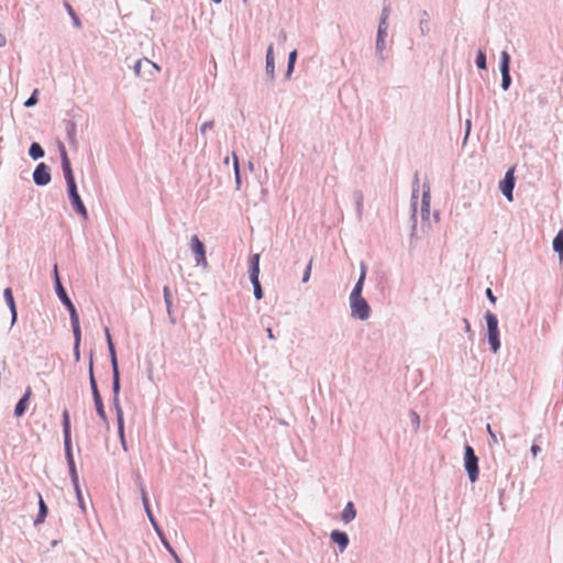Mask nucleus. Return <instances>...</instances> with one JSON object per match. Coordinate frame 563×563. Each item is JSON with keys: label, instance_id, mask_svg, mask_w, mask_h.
I'll return each mask as SVG.
<instances>
[{"label": "nucleus", "instance_id": "nucleus-1", "mask_svg": "<svg viewBox=\"0 0 563 563\" xmlns=\"http://www.w3.org/2000/svg\"><path fill=\"white\" fill-rule=\"evenodd\" d=\"M485 318H486L487 330H488V342L492 346V350L496 353L500 346L498 320H497V317L489 311L486 312Z\"/></svg>", "mask_w": 563, "mask_h": 563}, {"label": "nucleus", "instance_id": "nucleus-2", "mask_svg": "<svg viewBox=\"0 0 563 563\" xmlns=\"http://www.w3.org/2000/svg\"><path fill=\"white\" fill-rule=\"evenodd\" d=\"M89 382H90V387H91L92 397H93V401H95L97 413H98V416L103 421H106L107 420V416H106L104 407H103L102 399H101V396H100V393L98 390L97 383H96V379H95V376H93L92 358H90V364H89Z\"/></svg>", "mask_w": 563, "mask_h": 563}, {"label": "nucleus", "instance_id": "nucleus-3", "mask_svg": "<svg viewBox=\"0 0 563 563\" xmlns=\"http://www.w3.org/2000/svg\"><path fill=\"white\" fill-rule=\"evenodd\" d=\"M465 470L470 481L474 483L478 478V459L471 445L465 446Z\"/></svg>", "mask_w": 563, "mask_h": 563}, {"label": "nucleus", "instance_id": "nucleus-4", "mask_svg": "<svg viewBox=\"0 0 563 563\" xmlns=\"http://www.w3.org/2000/svg\"><path fill=\"white\" fill-rule=\"evenodd\" d=\"M260 275V254H254L251 258L250 278L254 287V296L256 299L263 298V290L258 280Z\"/></svg>", "mask_w": 563, "mask_h": 563}, {"label": "nucleus", "instance_id": "nucleus-5", "mask_svg": "<svg viewBox=\"0 0 563 563\" xmlns=\"http://www.w3.org/2000/svg\"><path fill=\"white\" fill-rule=\"evenodd\" d=\"M352 316L360 320H366L369 317V306L363 297H350Z\"/></svg>", "mask_w": 563, "mask_h": 563}, {"label": "nucleus", "instance_id": "nucleus-6", "mask_svg": "<svg viewBox=\"0 0 563 563\" xmlns=\"http://www.w3.org/2000/svg\"><path fill=\"white\" fill-rule=\"evenodd\" d=\"M67 187H68V195H69V199H70V203L73 206V208L84 218V219H87L88 218V213H87V210H86V207L85 205L82 203L81 201V198L77 191V186H76V183L73 181V183H67Z\"/></svg>", "mask_w": 563, "mask_h": 563}, {"label": "nucleus", "instance_id": "nucleus-7", "mask_svg": "<svg viewBox=\"0 0 563 563\" xmlns=\"http://www.w3.org/2000/svg\"><path fill=\"white\" fill-rule=\"evenodd\" d=\"M54 274H55L56 291H57L59 299L67 307L70 318L78 316L74 303L71 302V300L67 296L65 289L62 286V283L59 280L58 273H57V265L54 266Z\"/></svg>", "mask_w": 563, "mask_h": 563}, {"label": "nucleus", "instance_id": "nucleus-8", "mask_svg": "<svg viewBox=\"0 0 563 563\" xmlns=\"http://www.w3.org/2000/svg\"><path fill=\"white\" fill-rule=\"evenodd\" d=\"M190 245L192 253L196 255L197 264L206 268L208 266V261L203 243L198 239L197 235H192Z\"/></svg>", "mask_w": 563, "mask_h": 563}, {"label": "nucleus", "instance_id": "nucleus-9", "mask_svg": "<svg viewBox=\"0 0 563 563\" xmlns=\"http://www.w3.org/2000/svg\"><path fill=\"white\" fill-rule=\"evenodd\" d=\"M514 168H510L506 175L505 178L499 184V189L505 195V197L508 199V201H512V190L515 187V176H514Z\"/></svg>", "mask_w": 563, "mask_h": 563}, {"label": "nucleus", "instance_id": "nucleus-10", "mask_svg": "<svg viewBox=\"0 0 563 563\" xmlns=\"http://www.w3.org/2000/svg\"><path fill=\"white\" fill-rule=\"evenodd\" d=\"M33 179L38 186L47 185L51 180L49 168L44 163L38 164L33 173Z\"/></svg>", "mask_w": 563, "mask_h": 563}, {"label": "nucleus", "instance_id": "nucleus-11", "mask_svg": "<svg viewBox=\"0 0 563 563\" xmlns=\"http://www.w3.org/2000/svg\"><path fill=\"white\" fill-rule=\"evenodd\" d=\"M60 157H62V168H63V173H64L66 183L75 181L70 162H69V158H68V155H67V152H66L64 145L60 146Z\"/></svg>", "mask_w": 563, "mask_h": 563}, {"label": "nucleus", "instance_id": "nucleus-12", "mask_svg": "<svg viewBox=\"0 0 563 563\" xmlns=\"http://www.w3.org/2000/svg\"><path fill=\"white\" fill-rule=\"evenodd\" d=\"M3 297H4V300H5L7 305L10 308V311H11V324H14L16 322L18 312H16V306H15V301H14V298H13L12 289L11 288H5L3 290Z\"/></svg>", "mask_w": 563, "mask_h": 563}, {"label": "nucleus", "instance_id": "nucleus-13", "mask_svg": "<svg viewBox=\"0 0 563 563\" xmlns=\"http://www.w3.org/2000/svg\"><path fill=\"white\" fill-rule=\"evenodd\" d=\"M32 396V388L31 387H27L23 397L19 400V402L16 404L15 406V409H14V415L16 417H21L24 415L26 408H27V405H29V400Z\"/></svg>", "mask_w": 563, "mask_h": 563}, {"label": "nucleus", "instance_id": "nucleus-14", "mask_svg": "<svg viewBox=\"0 0 563 563\" xmlns=\"http://www.w3.org/2000/svg\"><path fill=\"white\" fill-rule=\"evenodd\" d=\"M331 540L339 544L340 547V551L343 552L347 544H349V538H347V534L345 532H342V531H339V530H334L331 532Z\"/></svg>", "mask_w": 563, "mask_h": 563}, {"label": "nucleus", "instance_id": "nucleus-15", "mask_svg": "<svg viewBox=\"0 0 563 563\" xmlns=\"http://www.w3.org/2000/svg\"><path fill=\"white\" fill-rule=\"evenodd\" d=\"M70 322H71V328H73V332H74V338H75V350H77L80 345V340H81V331H80V325H79V317L76 316V317H71L70 318Z\"/></svg>", "mask_w": 563, "mask_h": 563}, {"label": "nucleus", "instance_id": "nucleus-16", "mask_svg": "<svg viewBox=\"0 0 563 563\" xmlns=\"http://www.w3.org/2000/svg\"><path fill=\"white\" fill-rule=\"evenodd\" d=\"M47 506L46 504L44 503L43 498H42V495L38 494V514H37V517L34 521L35 525H40V523H43L46 516H47Z\"/></svg>", "mask_w": 563, "mask_h": 563}, {"label": "nucleus", "instance_id": "nucleus-17", "mask_svg": "<svg viewBox=\"0 0 563 563\" xmlns=\"http://www.w3.org/2000/svg\"><path fill=\"white\" fill-rule=\"evenodd\" d=\"M273 49H274L273 45L271 44L267 48V54H266V71L271 76V78L274 77V71H275Z\"/></svg>", "mask_w": 563, "mask_h": 563}, {"label": "nucleus", "instance_id": "nucleus-18", "mask_svg": "<svg viewBox=\"0 0 563 563\" xmlns=\"http://www.w3.org/2000/svg\"><path fill=\"white\" fill-rule=\"evenodd\" d=\"M355 516L356 511L354 505L353 503L349 501L342 511V520L347 523L352 521L355 518Z\"/></svg>", "mask_w": 563, "mask_h": 563}, {"label": "nucleus", "instance_id": "nucleus-19", "mask_svg": "<svg viewBox=\"0 0 563 563\" xmlns=\"http://www.w3.org/2000/svg\"><path fill=\"white\" fill-rule=\"evenodd\" d=\"M106 338H107V343H108V347H109V352H110V356H111V365H112V367H115V365H118L117 353H115L114 344L112 342V338L109 332V329H106Z\"/></svg>", "mask_w": 563, "mask_h": 563}, {"label": "nucleus", "instance_id": "nucleus-20", "mask_svg": "<svg viewBox=\"0 0 563 563\" xmlns=\"http://www.w3.org/2000/svg\"><path fill=\"white\" fill-rule=\"evenodd\" d=\"M553 250L559 254L560 261L563 260V230H561L553 240Z\"/></svg>", "mask_w": 563, "mask_h": 563}, {"label": "nucleus", "instance_id": "nucleus-21", "mask_svg": "<svg viewBox=\"0 0 563 563\" xmlns=\"http://www.w3.org/2000/svg\"><path fill=\"white\" fill-rule=\"evenodd\" d=\"M29 154L33 159H38L44 156V151L38 143H33L30 147Z\"/></svg>", "mask_w": 563, "mask_h": 563}, {"label": "nucleus", "instance_id": "nucleus-22", "mask_svg": "<svg viewBox=\"0 0 563 563\" xmlns=\"http://www.w3.org/2000/svg\"><path fill=\"white\" fill-rule=\"evenodd\" d=\"M63 429H64V435L68 438V432H70V420H69V413L65 409L63 412Z\"/></svg>", "mask_w": 563, "mask_h": 563}, {"label": "nucleus", "instance_id": "nucleus-23", "mask_svg": "<svg viewBox=\"0 0 563 563\" xmlns=\"http://www.w3.org/2000/svg\"><path fill=\"white\" fill-rule=\"evenodd\" d=\"M113 369V393L114 395H118L120 390V378H119V368L118 365L115 367H112Z\"/></svg>", "mask_w": 563, "mask_h": 563}, {"label": "nucleus", "instance_id": "nucleus-24", "mask_svg": "<svg viewBox=\"0 0 563 563\" xmlns=\"http://www.w3.org/2000/svg\"><path fill=\"white\" fill-rule=\"evenodd\" d=\"M65 7H66V9H67V11H68L69 15H70V16H71V19H73V22H74L75 26H76V27H80V26H81L80 20H79V18L76 15V13H75L74 9L71 8V5H70L69 3H66V4H65Z\"/></svg>", "mask_w": 563, "mask_h": 563}, {"label": "nucleus", "instance_id": "nucleus-25", "mask_svg": "<svg viewBox=\"0 0 563 563\" xmlns=\"http://www.w3.org/2000/svg\"><path fill=\"white\" fill-rule=\"evenodd\" d=\"M69 473H70V477H71V482H73L74 487H77L79 478H78V474H77V471H76L75 462L70 463Z\"/></svg>", "mask_w": 563, "mask_h": 563}, {"label": "nucleus", "instance_id": "nucleus-26", "mask_svg": "<svg viewBox=\"0 0 563 563\" xmlns=\"http://www.w3.org/2000/svg\"><path fill=\"white\" fill-rule=\"evenodd\" d=\"M363 284H364V280L358 279L356 285L354 286L350 297H362Z\"/></svg>", "mask_w": 563, "mask_h": 563}, {"label": "nucleus", "instance_id": "nucleus-27", "mask_svg": "<svg viewBox=\"0 0 563 563\" xmlns=\"http://www.w3.org/2000/svg\"><path fill=\"white\" fill-rule=\"evenodd\" d=\"M509 64H510V56H509V54L506 51L501 52L500 70L509 69Z\"/></svg>", "mask_w": 563, "mask_h": 563}, {"label": "nucleus", "instance_id": "nucleus-28", "mask_svg": "<svg viewBox=\"0 0 563 563\" xmlns=\"http://www.w3.org/2000/svg\"><path fill=\"white\" fill-rule=\"evenodd\" d=\"M296 58H297V52H296V51H292V52L289 54V58H288L287 75H290V74H291V71L294 70V66H295Z\"/></svg>", "mask_w": 563, "mask_h": 563}, {"label": "nucleus", "instance_id": "nucleus-29", "mask_svg": "<svg viewBox=\"0 0 563 563\" xmlns=\"http://www.w3.org/2000/svg\"><path fill=\"white\" fill-rule=\"evenodd\" d=\"M476 65L481 69H485L486 68V56H485L484 52H482V51H479L478 54H477Z\"/></svg>", "mask_w": 563, "mask_h": 563}, {"label": "nucleus", "instance_id": "nucleus-30", "mask_svg": "<svg viewBox=\"0 0 563 563\" xmlns=\"http://www.w3.org/2000/svg\"><path fill=\"white\" fill-rule=\"evenodd\" d=\"M501 76H503L501 86L505 90H507L510 85V81H511L510 75H509V69L501 70Z\"/></svg>", "mask_w": 563, "mask_h": 563}, {"label": "nucleus", "instance_id": "nucleus-31", "mask_svg": "<svg viewBox=\"0 0 563 563\" xmlns=\"http://www.w3.org/2000/svg\"><path fill=\"white\" fill-rule=\"evenodd\" d=\"M37 90H34L32 96L24 102L25 107H32L37 102Z\"/></svg>", "mask_w": 563, "mask_h": 563}, {"label": "nucleus", "instance_id": "nucleus-32", "mask_svg": "<svg viewBox=\"0 0 563 563\" xmlns=\"http://www.w3.org/2000/svg\"><path fill=\"white\" fill-rule=\"evenodd\" d=\"M232 157H233L232 163H233V166H234V172H235L236 180L239 183L240 181L239 158H238L235 153H233Z\"/></svg>", "mask_w": 563, "mask_h": 563}, {"label": "nucleus", "instance_id": "nucleus-33", "mask_svg": "<svg viewBox=\"0 0 563 563\" xmlns=\"http://www.w3.org/2000/svg\"><path fill=\"white\" fill-rule=\"evenodd\" d=\"M311 269H312V260H310V262L308 263L307 267H306V271H305V274H303V277H302V282L303 283H307L310 278V274H311Z\"/></svg>", "mask_w": 563, "mask_h": 563}, {"label": "nucleus", "instance_id": "nucleus-34", "mask_svg": "<svg viewBox=\"0 0 563 563\" xmlns=\"http://www.w3.org/2000/svg\"><path fill=\"white\" fill-rule=\"evenodd\" d=\"M429 200L430 197L427 192L423 194L422 197V210L428 214L429 213Z\"/></svg>", "mask_w": 563, "mask_h": 563}, {"label": "nucleus", "instance_id": "nucleus-35", "mask_svg": "<svg viewBox=\"0 0 563 563\" xmlns=\"http://www.w3.org/2000/svg\"><path fill=\"white\" fill-rule=\"evenodd\" d=\"M164 544L167 548V550L169 551V553L173 555V558L175 559L176 563H183L180 561V559L178 558L177 553L174 551V549L166 541H164Z\"/></svg>", "mask_w": 563, "mask_h": 563}, {"label": "nucleus", "instance_id": "nucleus-36", "mask_svg": "<svg viewBox=\"0 0 563 563\" xmlns=\"http://www.w3.org/2000/svg\"><path fill=\"white\" fill-rule=\"evenodd\" d=\"M164 298H165V302L167 305V308L169 309L170 305H172V301H170V294H169L168 287L164 288Z\"/></svg>", "mask_w": 563, "mask_h": 563}, {"label": "nucleus", "instance_id": "nucleus-37", "mask_svg": "<svg viewBox=\"0 0 563 563\" xmlns=\"http://www.w3.org/2000/svg\"><path fill=\"white\" fill-rule=\"evenodd\" d=\"M144 63V59H140L136 62V64L134 65V73L137 77L141 76V66L142 64Z\"/></svg>", "mask_w": 563, "mask_h": 563}, {"label": "nucleus", "instance_id": "nucleus-38", "mask_svg": "<svg viewBox=\"0 0 563 563\" xmlns=\"http://www.w3.org/2000/svg\"><path fill=\"white\" fill-rule=\"evenodd\" d=\"M142 501H143L144 508H148L150 500H148L147 494L144 489L142 490Z\"/></svg>", "mask_w": 563, "mask_h": 563}, {"label": "nucleus", "instance_id": "nucleus-39", "mask_svg": "<svg viewBox=\"0 0 563 563\" xmlns=\"http://www.w3.org/2000/svg\"><path fill=\"white\" fill-rule=\"evenodd\" d=\"M486 296L488 297L489 301L492 303H495L496 302V297L494 296L493 291L490 288H487L486 289Z\"/></svg>", "mask_w": 563, "mask_h": 563}, {"label": "nucleus", "instance_id": "nucleus-40", "mask_svg": "<svg viewBox=\"0 0 563 563\" xmlns=\"http://www.w3.org/2000/svg\"><path fill=\"white\" fill-rule=\"evenodd\" d=\"M118 420H119V431H120V434L122 437L123 435V421H122V413H121L120 410H119V413H118Z\"/></svg>", "mask_w": 563, "mask_h": 563}, {"label": "nucleus", "instance_id": "nucleus-41", "mask_svg": "<svg viewBox=\"0 0 563 563\" xmlns=\"http://www.w3.org/2000/svg\"><path fill=\"white\" fill-rule=\"evenodd\" d=\"M64 442H65L66 452L70 451V432H68V438L66 435H64Z\"/></svg>", "mask_w": 563, "mask_h": 563}, {"label": "nucleus", "instance_id": "nucleus-42", "mask_svg": "<svg viewBox=\"0 0 563 563\" xmlns=\"http://www.w3.org/2000/svg\"><path fill=\"white\" fill-rule=\"evenodd\" d=\"M486 429H487V432H488V433H489V435H490V439H492L494 442H497V437H496V434L493 432L490 424H487Z\"/></svg>", "mask_w": 563, "mask_h": 563}, {"label": "nucleus", "instance_id": "nucleus-43", "mask_svg": "<svg viewBox=\"0 0 563 563\" xmlns=\"http://www.w3.org/2000/svg\"><path fill=\"white\" fill-rule=\"evenodd\" d=\"M365 276H366V265L364 263H362L361 264V276H360V279L365 280Z\"/></svg>", "mask_w": 563, "mask_h": 563}, {"label": "nucleus", "instance_id": "nucleus-44", "mask_svg": "<svg viewBox=\"0 0 563 563\" xmlns=\"http://www.w3.org/2000/svg\"><path fill=\"white\" fill-rule=\"evenodd\" d=\"M541 451L540 446L537 445V444H532L531 446V453L533 454V456H537L538 453Z\"/></svg>", "mask_w": 563, "mask_h": 563}, {"label": "nucleus", "instance_id": "nucleus-45", "mask_svg": "<svg viewBox=\"0 0 563 563\" xmlns=\"http://www.w3.org/2000/svg\"><path fill=\"white\" fill-rule=\"evenodd\" d=\"M144 63H145V64H147V65H151V66H152L153 68H155L157 71H159V69H161V68H159V66H158L157 64L153 63L152 60H150V59H147V58H145V59H144Z\"/></svg>", "mask_w": 563, "mask_h": 563}, {"label": "nucleus", "instance_id": "nucleus-46", "mask_svg": "<svg viewBox=\"0 0 563 563\" xmlns=\"http://www.w3.org/2000/svg\"><path fill=\"white\" fill-rule=\"evenodd\" d=\"M213 126L212 122L203 123L201 126V132L205 133L207 129H211Z\"/></svg>", "mask_w": 563, "mask_h": 563}, {"label": "nucleus", "instance_id": "nucleus-47", "mask_svg": "<svg viewBox=\"0 0 563 563\" xmlns=\"http://www.w3.org/2000/svg\"><path fill=\"white\" fill-rule=\"evenodd\" d=\"M66 453H67L68 465L70 466V463L74 462V457H73L71 451H68Z\"/></svg>", "mask_w": 563, "mask_h": 563}, {"label": "nucleus", "instance_id": "nucleus-48", "mask_svg": "<svg viewBox=\"0 0 563 563\" xmlns=\"http://www.w3.org/2000/svg\"><path fill=\"white\" fill-rule=\"evenodd\" d=\"M266 332H267V335H268V338H269L271 340L275 339L274 333H273V331H272V329H271V328H267Z\"/></svg>", "mask_w": 563, "mask_h": 563}, {"label": "nucleus", "instance_id": "nucleus-49", "mask_svg": "<svg viewBox=\"0 0 563 563\" xmlns=\"http://www.w3.org/2000/svg\"><path fill=\"white\" fill-rule=\"evenodd\" d=\"M74 488L76 490V495H77L78 499H80L81 498V490H80L79 485L77 487H74Z\"/></svg>", "mask_w": 563, "mask_h": 563}, {"label": "nucleus", "instance_id": "nucleus-50", "mask_svg": "<svg viewBox=\"0 0 563 563\" xmlns=\"http://www.w3.org/2000/svg\"><path fill=\"white\" fill-rule=\"evenodd\" d=\"M145 510H146V512H147V515H148V517H150L151 521H152V522H154V519H153V516H152V512H151V508H150V507H148V508H145Z\"/></svg>", "mask_w": 563, "mask_h": 563}, {"label": "nucleus", "instance_id": "nucleus-51", "mask_svg": "<svg viewBox=\"0 0 563 563\" xmlns=\"http://www.w3.org/2000/svg\"><path fill=\"white\" fill-rule=\"evenodd\" d=\"M75 357L78 361L79 360V347L77 350L74 349Z\"/></svg>", "mask_w": 563, "mask_h": 563}, {"label": "nucleus", "instance_id": "nucleus-52", "mask_svg": "<svg viewBox=\"0 0 563 563\" xmlns=\"http://www.w3.org/2000/svg\"><path fill=\"white\" fill-rule=\"evenodd\" d=\"M415 418H416L417 423H419V416H417V415L415 413Z\"/></svg>", "mask_w": 563, "mask_h": 563}, {"label": "nucleus", "instance_id": "nucleus-53", "mask_svg": "<svg viewBox=\"0 0 563 563\" xmlns=\"http://www.w3.org/2000/svg\"><path fill=\"white\" fill-rule=\"evenodd\" d=\"M212 1L216 2V3H220L221 2V0H212Z\"/></svg>", "mask_w": 563, "mask_h": 563}]
</instances>
